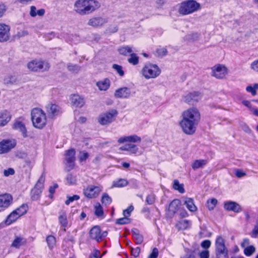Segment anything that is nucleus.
<instances>
[{"label":"nucleus","instance_id":"nucleus-1","mask_svg":"<svg viewBox=\"0 0 258 258\" xmlns=\"http://www.w3.org/2000/svg\"><path fill=\"white\" fill-rule=\"evenodd\" d=\"M179 125L183 132L188 135H193L201 120V113L196 107L189 108L182 112Z\"/></svg>","mask_w":258,"mask_h":258},{"label":"nucleus","instance_id":"nucleus-2","mask_svg":"<svg viewBox=\"0 0 258 258\" xmlns=\"http://www.w3.org/2000/svg\"><path fill=\"white\" fill-rule=\"evenodd\" d=\"M100 7L96 0H77L74 4V10L81 15L90 14Z\"/></svg>","mask_w":258,"mask_h":258},{"label":"nucleus","instance_id":"nucleus-3","mask_svg":"<svg viewBox=\"0 0 258 258\" xmlns=\"http://www.w3.org/2000/svg\"><path fill=\"white\" fill-rule=\"evenodd\" d=\"M31 120L33 126L42 129L46 124L47 118L45 113L39 108H34L31 112Z\"/></svg>","mask_w":258,"mask_h":258},{"label":"nucleus","instance_id":"nucleus-4","mask_svg":"<svg viewBox=\"0 0 258 258\" xmlns=\"http://www.w3.org/2000/svg\"><path fill=\"white\" fill-rule=\"evenodd\" d=\"M161 69L156 64L146 63L142 69L140 73L146 79H155L159 76Z\"/></svg>","mask_w":258,"mask_h":258},{"label":"nucleus","instance_id":"nucleus-5","mask_svg":"<svg viewBox=\"0 0 258 258\" xmlns=\"http://www.w3.org/2000/svg\"><path fill=\"white\" fill-rule=\"evenodd\" d=\"M201 9V5L194 0H189L181 3L178 12L182 15L194 13Z\"/></svg>","mask_w":258,"mask_h":258},{"label":"nucleus","instance_id":"nucleus-6","mask_svg":"<svg viewBox=\"0 0 258 258\" xmlns=\"http://www.w3.org/2000/svg\"><path fill=\"white\" fill-rule=\"evenodd\" d=\"M28 69L33 72L38 71H47L49 68L50 65L49 63L45 61L41 60H33L27 64Z\"/></svg>","mask_w":258,"mask_h":258},{"label":"nucleus","instance_id":"nucleus-7","mask_svg":"<svg viewBox=\"0 0 258 258\" xmlns=\"http://www.w3.org/2000/svg\"><path fill=\"white\" fill-rule=\"evenodd\" d=\"M216 253L217 258H228V250L226 248L224 239L219 236L215 241Z\"/></svg>","mask_w":258,"mask_h":258},{"label":"nucleus","instance_id":"nucleus-8","mask_svg":"<svg viewBox=\"0 0 258 258\" xmlns=\"http://www.w3.org/2000/svg\"><path fill=\"white\" fill-rule=\"evenodd\" d=\"M117 113L116 110L111 109L108 112L100 114L98 117V121L102 125L109 124L114 120Z\"/></svg>","mask_w":258,"mask_h":258},{"label":"nucleus","instance_id":"nucleus-9","mask_svg":"<svg viewBox=\"0 0 258 258\" xmlns=\"http://www.w3.org/2000/svg\"><path fill=\"white\" fill-rule=\"evenodd\" d=\"M45 181V177L41 175L37 181L34 187L31 190V199L36 201L39 199L43 188V184Z\"/></svg>","mask_w":258,"mask_h":258},{"label":"nucleus","instance_id":"nucleus-10","mask_svg":"<svg viewBox=\"0 0 258 258\" xmlns=\"http://www.w3.org/2000/svg\"><path fill=\"white\" fill-rule=\"evenodd\" d=\"M102 190V187L100 186L89 185L84 189V195L90 199L95 198L98 196Z\"/></svg>","mask_w":258,"mask_h":258},{"label":"nucleus","instance_id":"nucleus-11","mask_svg":"<svg viewBox=\"0 0 258 258\" xmlns=\"http://www.w3.org/2000/svg\"><path fill=\"white\" fill-rule=\"evenodd\" d=\"M13 197L7 193L0 195V212L4 211L12 204Z\"/></svg>","mask_w":258,"mask_h":258},{"label":"nucleus","instance_id":"nucleus-12","mask_svg":"<svg viewBox=\"0 0 258 258\" xmlns=\"http://www.w3.org/2000/svg\"><path fill=\"white\" fill-rule=\"evenodd\" d=\"M228 74V69L223 65L218 64L212 68V75L219 79L225 78Z\"/></svg>","mask_w":258,"mask_h":258},{"label":"nucleus","instance_id":"nucleus-13","mask_svg":"<svg viewBox=\"0 0 258 258\" xmlns=\"http://www.w3.org/2000/svg\"><path fill=\"white\" fill-rule=\"evenodd\" d=\"M16 145L15 140H3L0 142V154L9 152Z\"/></svg>","mask_w":258,"mask_h":258},{"label":"nucleus","instance_id":"nucleus-14","mask_svg":"<svg viewBox=\"0 0 258 258\" xmlns=\"http://www.w3.org/2000/svg\"><path fill=\"white\" fill-rule=\"evenodd\" d=\"M107 22V18L100 16L93 17L89 20L88 25L94 28H99L102 27Z\"/></svg>","mask_w":258,"mask_h":258},{"label":"nucleus","instance_id":"nucleus-15","mask_svg":"<svg viewBox=\"0 0 258 258\" xmlns=\"http://www.w3.org/2000/svg\"><path fill=\"white\" fill-rule=\"evenodd\" d=\"M10 27L4 23H0V42H5L10 39Z\"/></svg>","mask_w":258,"mask_h":258},{"label":"nucleus","instance_id":"nucleus-16","mask_svg":"<svg viewBox=\"0 0 258 258\" xmlns=\"http://www.w3.org/2000/svg\"><path fill=\"white\" fill-rule=\"evenodd\" d=\"M224 208L228 211H233L235 213H239L242 211L241 206L233 201H227L224 203Z\"/></svg>","mask_w":258,"mask_h":258},{"label":"nucleus","instance_id":"nucleus-17","mask_svg":"<svg viewBox=\"0 0 258 258\" xmlns=\"http://www.w3.org/2000/svg\"><path fill=\"white\" fill-rule=\"evenodd\" d=\"M46 111L49 117L53 118L58 115L60 112V108L55 104H49L46 106Z\"/></svg>","mask_w":258,"mask_h":258},{"label":"nucleus","instance_id":"nucleus-18","mask_svg":"<svg viewBox=\"0 0 258 258\" xmlns=\"http://www.w3.org/2000/svg\"><path fill=\"white\" fill-rule=\"evenodd\" d=\"M181 205L179 200L175 199L173 200L169 205L168 210V214L170 216H172L178 210Z\"/></svg>","mask_w":258,"mask_h":258},{"label":"nucleus","instance_id":"nucleus-19","mask_svg":"<svg viewBox=\"0 0 258 258\" xmlns=\"http://www.w3.org/2000/svg\"><path fill=\"white\" fill-rule=\"evenodd\" d=\"M141 142V138L136 135L121 137L118 140V142L120 144L124 142L140 143Z\"/></svg>","mask_w":258,"mask_h":258},{"label":"nucleus","instance_id":"nucleus-20","mask_svg":"<svg viewBox=\"0 0 258 258\" xmlns=\"http://www.w3.org/2000/svg\"><path fill=\"white\" fill-rule=\"evenodd\" d=\"M131 95V91L128 88L123 87L116 90L114 96L116 98H127Z\"/></svg>","mask_w":258,"mask_h":258},{"label":"nucleus","instance_id":"nucleus-21","mask_svg":"<svg viewBox=\"0 0 258 258\" xmlns=\"http://www.w3.org/2000/svg\"><path fill=\"white\" fill-rule=\"evenodd\" d=\"M75 151L73 149H70L67 151L66 154V160L69 164L70 169H73L74 166V162L75 160Z\"/></svg>","mask_w":258,"mask_h":258},{"label":"nucleus","instance_id":"nucleus-22","mask_svg":"<svg viewBox=\"0 0 258 258\" xmlns=\"http://www.w3.org/2000/svg\"><path fill=\"white\" fill-rule=\"evenodd\" d=\"M70 99L72 105L76 107H81L85 104L84 98L77 94L72 95Z\"/></svg>","mask_w":258,"mask_h":258},{"label":"nucleus","instance_id":"nucleus-23","mask_svg":"<svg viewBox=\"0 0 258 258\" xmlns=\"http://www.w3.org/2000/svg\"><path fill=\"white\" fill-rule=\"evenodd\" d=\"M201 98L200 94L197 92L189 93L184 96V101L188 103H193L194 102H198Z\"/></svg>","mask_w":258,"mask_h":258},{"label":"nucleus","instance_id":"nucleus-24","mask_svg":"<svg viewBox=\"0 0 258 258\" xmlns=\"http://www.w3.org/2000/svg\"><path fill=\"white\" fill-rule=\"evenodd\" d=\"M11 115L7 110L0 111V126L6 125L11 120Z\"/></svg>","mask_w":258,"mask_h":258},{"label":"nucleus","instance_id":"nucleus-25","mask_svg":"<svg viewBox=\"0 0 258 258\" xmlns=\"http://www.w3.org/2000/svg\"><path fill=\"white\" fill-rule=\"evenodd\" d=\"M90 237L99 241L101 240V229L99 226H94L93 227L89 232Z\"/></svg>","mask_w":258,"mask_h":258},{"label":"nucleus","instance_id":"nucleus-26","mask_svg":"<svg viewBox=\"0 0 258 258\" xmlns=\"http://www.w3.org/2000/svg\"><path fill=\"white\" fill-rule=\"evenodd\" d=\"M3 82L6 85L11 86L17 84L18 82V79L15 75H8L4 77Z\"/></svg>","mask_w":258,"mask_h":258},{"label":"nucleus","instance_id":"nucleus-27","mask_svg":"<svg viewBox=\"0 0 258 258\" xmlns=\"http://www.w3.org/2000/svg\"><path fill=\"white\" fill-rule=\"evenodd\" d=\"M13 128L21 132L24 138L27 137V132L25 124L20 121H16L14 125Z\"/></svg>","mask_w":258,"mask_h":258},{"label":"nucleus","instance_id":"nucleus-28","mask_svg":"<svg viewBox=\"0 0 258 258\" xmlns=\"http://www.w3.org/2000/svg\"><path fill=\"white\" fill-rule=\"evenodd\" d=\"M96 86L100 91H106L110 86V81L109 79L105 78L103 80L97 82Z\"/></svg>","mask_w":258,"mask_h":258},{"label":"nucleus","instance_id":"nucleus-29","mask_svg":"<svg viewBox=\"0 0 258 258\" xmlns=\"http://www.w3.org/2000/svg\"><path fill=\"white\" fill-rule=\"evenodd\" d=\"M184 204L190 212H195L197 210V207L194 204V200L191 198H186L184 201Z\"/></svg>","mask_w":258,"mask_h":258},{"label":"nucleus","instance_id":"nucleus-30","mask_svg":"<svg viewBox=\"0 0 258 258\" xmlns=\"http://www.w3.org/2000/svg\"><path fill=\"white\" fill-rule=\"evenodd\" d=\"M122 151H127L132 154H136L138 151V148L136 145L132 144H126L120 148Z\"/></svg>","mask_w":258,"mask_h":258},{"label":"nucleus","instance_id":"nucleus-31","mask_svg":"<svg viewBox=\"0 0 258 258\" xmlns=\"http://www.w3.org/2000/svg\"><path fill=\"white\" fill-rule=\"evenodd\" d=\"M58 220L60 224L65 228L68 226V221L67 217V214L64 211H61L59 213Z\"/></svg>","mask_w":258,"mask_h":258},{"label":"nucleus","instance_id":"nucleus-32","mask_svg":"<svg viewBox=\"0 0 258 258\" xmlns=\"http://www.w3.org/2000/svg\"><path fill=\"white\" fill-rule=\"evenodd\" d=\"M20 217L16 213V211H13L7 218L5 220L6 224L9 225L15 222Z\"/></svg>","mask_w":258,"mask_h":258},{"label":"nucleus","instance_id":"nucleus-33","mask_svg":"<svg viewBox=\"0 0 258 258\" xmlns=\"http://www.w3.org/2000/svg\"><path fill=\"white\" fill-rule=\"evenodd\" d=\"M207 160L200 159L195 160L191 165V167L194 170L202 168L204 166L207 164Z\"/></svg>","mask_w":258,"mask_h":258},{"label":"nucleus","instance_id":"nucleus-34","mask_svg":"<svg viewBox=\"0 0 258 258\" xmlns=\"http://www.w3.org/2000/svg\"><path fill=\"white\" fill-rule=\"evenodd\" d=\"M26 242V240L22 237H16L11 244V246L18 248L21 245L24 244Z\"/></svg>","mask_w":258,"mask_h":258},{"label":"nucleus","instance_id":"nucleus-35","mask_svg":"<svg viewBox=\"0 0 258 258\" xmlns=\"http://www.w3.org/2000/svg\"><path fill=\"white\" fill-rule=\"evenodd\" d=\"M246 91L250 93L252 96H255L256 95V91L258 90V84L255 83L252 85H248L246 87Z\"/></svg>","mask_w":258,"mask_h":258},{"label":"nucleus","instance_id":"nucleus-36","mask_svg":"<svg viewBox=\"0 0 258 258\" xmlns=\"http://www.w3.org/2000/svg\"><path fill=\"white\" fill-rule=\"evenodd\" d=\"M191 223L190 221L187 220H182L179 221L177 226L180 229L184 230L190 227Z\"/></svg>","mask_w":258,"mask_h":258},{"label":"nucleus","instance_id":"nucleus-37","mask_svg":"<svg viewBox=\"0 0 258 258\" xmlns=\"http://www.w3.org/2000/svg\"><path fill=\"white\" fill-rule=\"evenodd\" d=\"M118 51L120 54L126 56L129 54H131L133 52V50L131 47L129 46H125L119 48L118 49Z\"/></svg>","mask_w":258,"mask_h":258},{"label":"nucleus","instance_id":"nucleus-38","mask_svg":"<svg viewBox=\"0 0 258 258\" xmlns=\"http://www.w3.org/2000/svg\"><path fill=\"white\" fill-rule=\"evenodd\" d=\"M242 103L247 107L254 115L258 117V109L253 107L249 101L244 100L242 102Z\"/></svg>","mask_w":258,"mask_h":258},{"label":"nucleus","instance_id":"nucleus-39","mask_svg":"<svg viewBox=\"0 0 258 258\" xmlns=\"http://www.w3.org/2000/svg\"><path fill=\"white\" fill-rule=\"evenodd\" d=\"M128 181L127 180L123 178H120L117 181H114L113 182V186L121 187L127 185Z\"/></svg>","mask_w":258,"mask_h":258},{"label":"nucleus","instance_id":"nucleus-40","mask_svg":"<svg viewBox=\"0 0 258 258\" xmlns=\"http://www.w3.org/2000/svg\"><path fill=\"white\" fill-rule=\"evenodd\" d=\"M127 60L130 63L135 66L139 63V57L136 53H132Z\"/></svg>","mask_w":258,"mask_h":258},{"label":"nucleus","instance_id":"nucleus-41","mask_svg":"<svg viewBox=\"0 0 258 258\" xmlns=\"http://www.w3.org/2000/svg\"><path fill=\"white\" fill-rule=\"evenodd\" d=\"M101 202L103 205L107 206L110 205L112 202V199L106 193H104L102 196Z\"/></svg>","mask_w":258,"mask_h":258},{"label":"nucleus","instance_id":"nucleus-42","mask_svg":"<svg viewBox=\"0 0 258 258\" xmlns=\"http://www.w3.org/2000/svg\"><path fill=\"white\" fill-rule=\"evenodd\" d=\"M173 187L175 190H178L180 193L183 194L185 192L183 184H179L177 180L174 181Z\"/></svg>","mask_w":258,"mask_h":258},{"label":"nucleus","instance_id":"nucleus-43","mask_svg":"<svg viewBox=\"0 0 258 258\" xmlns=\"http://www.w3.org/2000/svg\"><path fill=\"white\" fill-rule=\"evenodd\" d=\"M68 70L73 73H78L80 70V67L77 64L69 63L67 65Z\"/></svg>","mask_w":258,"mask_h":258},{"label":"nucleus","instance_id":"nucleus-44","mask_svg":"<svg viewBox=\"0 0 258 258\" xmlns=\"http://www.w3.org/2000/svg\"><path fill=\"white\" fill-rule=\"evenodd\" d=\"M95 214L98 217H100L103 215V210L100 203H97L94 206Z\"/></svg>","mask_w":258,"mask_h":258},{"label":"nucleus","instance_id":"nucleus-45","mask_svg":"<svg viewBox=\"0 0 258 258\" xmlns=\"http://www.w3.org/2000/svg\"><path fill=\"white\" fill-rule=\"evenodd\" d=\"M218 203L217 199L213 198L207 201L208 208L209 210L211 211L214 210L216 206Z\"/></svg>","mask_w":258,"mask_h":258},{"label":"nucleus","instance_id":"nucleus-46","mask_svg":"<svg viewBox=\"0 0 258 258\" xmlns=\"http://www.w3.org/2000/svg\"><path fill=\"white\" fill-rule=\"evenodd\" d=\"M46 242L49 248L54 247L56 243L55 238L52 235H49L46 238Z\"/></svg>","mask_w":258,"mask_h":258},{"label":"nucleus","instance_id":"nucleus-47","mask_svg":"<svg viewBox=\"0 0 258 258\" xmlns=\"http://www.w3.org/2000/svg\"><path fill=\"white\" fill-rule=\"evenodd\" d=\"M255 251V248L253 245L246 247L244 249V253L245 255L249 256L251 255Z\"/></svg>","mask_w":258,"mask_h":258},{"label":"nucleus","instance_id":"nucleus-48","mask_svg":"<svg viewBox=\"0 0 258 258\" xmlns=\"http://www.w3.org/2000/svg\"><path fill=\"white\" fill-rule=\"evenodd\" d=\"M112 69L116 71V72L121 77L124 76V73L123 71L122 67L121 66L113 64L112 65Z\"/></svg>","mask_w":258,"mask_h":258},{"label":"nucleus","instance_id":"nucleus-49","mask_svg":"<svg viewBox=\"0 0 258 258\" xmlns=\"http://www.w3.org/2000/svg\"><path fill=\"white\" fill-rule=\"evenodd\" d=\"M14 211H16V213L18 214L19 216L20 217L26 213L27 211V206L23 205L20 208H17Z\"/></svg>","mask_w":258,"mask_h":258},{"label":"nucleus","instance_id":"nucleus-50","mask_svg":"<svg viewBox=\"0 0 258 258\" xmlns=\"http://www.w3.org/2000/svg\"><path fill=\"white\" fill-rule=\"evenodd\" d=\"M133 237L136 241L137 244H141L143 241V236L139 234L138 233L136 232L135 231H133Z\"/></svg>","mask_w":258,"mask_h":258},{"label":"nucleus","instance_id":"nucleus-51","mask_svg":"<svg viewBox=\"0 0 258 258\" xmlns=\"http://www.w3.org/2000/svg\"><path fill=\"white\" fill-rule=\"evenodd\" d=\"M66 180L69 184H75L77 182L76 176H74L72 174H69L67 175Z\"/></svg>","mask_w":258,"mask_h":258},{"label":"nucleus","instance_id":"nucleus-52","mask_svg":"<svg viewBox=\"0 0 258 258\" xmlns=\"http://www.w3.org/2000/svg\"><path fill=\"white\" fill-rule=\"evenodd\" d=\"M130 222V220L127 217H124L123 218H119L116 220V224L119 225H123L128 224Z\"/></svg>","mask_w":258,"mask_h":258},{"label":"nucleus","instance_id":"nucleus-53","mask_svg":"<svg viewBox=\"0 0 258 258\" xmlns=\"http://www.w3.org/2000/svg\"><path fill=\"white\" fill-rule=\"evenodd\" d=\"M67 198L68 199L65 201V204L67 205H69L74 201L78 200L80 199V197L78 195H74L73 196H67Z\"/></svg>","mask_w":258,"mask_h":258},{"label":"nucleus","instance_id":"nucleus-54","mask_svg":"<svg viewBox=\"0 0 258 258\" xmlns=\"http://www.w3.org/2000/svg\"><path fill=\"white\" fill-rule=\"evenodd\" d=\"M155 201V196L153 194H150L147 196L146 199V203L149 205H152L154 203Z\"/></svg>","mask_w":258,"mask_h":258},{"label":"nucleus","instance_id":"nucleus-55","mask_svg":"<svg viewBox=\"0 0 258 258\" xmlns=\"http://www.w3.org/2000/svg\"><path fill=\"white\" fill-rule=\"evenodd\" d=\"M89 157V154L85 151H82L80 153L79 160L80 162L85 161Z\"/></svg>","mask_w":258,"mask_h":258},{"label":"nucleus","instance_id":"nucleus-56","mask_svg":"<svg viewBox=\"0 0 258 258\" xmlns=\"http://www.w3.org/2000/svg\"><path fill=\"white\" fill-rule=\"evenodd\" d=\"M28 35V32L27 30H22L17 32V33L15 35V37L17 38H20L21 37H24Z\"/></svg>","mask_w":258,"mask_h":258},{"label":"nucleus","instance_id":"nucleus-57","mask_svg":"<svg viewBox=\"0 0 258 258\" xmlns=\"http://www.w3.org/2000/svg\"><path fill=\"white\" fill-rule=\"evenodd\" d=\"M134 210V207L133 206H130L127 208L126 209L123 210V215L124 217H128L130 215L131 213Z\"/></svg>","mask_w":258,"mask_h":258},{"label":"nucleus","instance_id":"nucleus-58","mask_svg":"<svg viewBox=\"0 0 258 258\" xmlns=\"http://www.w3.org/2000/svg\"><path fill=\"white\" fill-rule=\"evenodd\" d=\"M211 245V242L210 240H205L203 241L201 244L202 248L204 249L209 248Z\"/></svg>","mask_w":258,"mask_h":258},{"label":"nucleus","instance_id":"nucleus-59","mask_svg":"<svg viewBox=\"0 0 258 258\" xmlns=\"http://www.w3.org/2000/svg\"><path fill=\"white\" fill-rule=\"evenodd\" d=\"M140 253V248L137 247L136 248H131V254L134 257H138Z\"/></svg>","mask_w":258,"mask_h":258},{"label":"nucleus","instance_id":"nucleus-60","mask_svg":"<svg viewBox=\"0 0 258 258\" xmlns=\"http://www.w3.org/2000/svg\"><path fill=\"white\" fill-rule=\"evenodd\" d=\"M15 174V170L12 168H9L4 171V175L5 176L8 177L10 175H13Z\"/></svg>","mask_w":258,"mask_h":258},{"label":"nucleus","instance_id":"nucleus-61","mask_svg":"<svg viewBox=\"0 0 258 258\" xmlns=\"http://www.w3.org/2000/svg\"><path fill=\"white\" fill-rule=\"evenodd\" d=\"M250 68L253 71L258 72V59L251 63Z\"/></svg>","mask_w":258,"mask_h":258},{"label":"nucleus","instance_id":"nucleus-62","mask_svg":"<svg viewBox=\"0 0 258 258\" xmlns=\"http://www.w3.org/2000/svg\"><path fill=\"white\" fill-rule=\"evenodd\" d=\"M158 250L157 248L153 249L152 252L149 255L148 258H157L158 255Z\"/></svg>","mask_w":258,"mask_h":258},{"label":"nucleus","instance_id":"nucleus-63","mask_svg":"<svg viewBox=\"0 0 258 258\" xmlns=\"http://www.w3.org/2000/svg\"><path fill=\"white\" fill-rule=\"evenodd\" d=\"M199 255L200 258H209V251L208 250L202 251L200 253Z\"/></svg>","mask_w":258,"mask_h":258},{"label":"nucleus","instance_id":"nucleus-64","mask_svg":"<svg viewBox=\"0 0 258 258\" xmlns=\"http://www.w3.org/2000/svg\"><path fill=\"white\" fill-rule=\"evenodd\" d=\"M36 13H37V11H36V8L35 6H32L30 7V15L31 16V17H35L36 16Z\"/></svg>","mask_w":258,"mask_h":258}]
</instances>
